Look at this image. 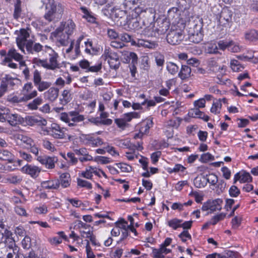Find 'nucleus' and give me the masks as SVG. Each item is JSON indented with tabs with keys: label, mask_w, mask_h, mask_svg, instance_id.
<instances>
[{
	"label": "nucleus",
	"mask_w": 258,
	"mask_h": 258,
	"mask_svg": "<svg viewBox=\"0 0 258 258\" xmlns=\"http://www.w3.org/2000/svg\"><path fill=\"white\" fill-rule=\"evenodd\" d=\"M76 30V24L72 20L69 19L60 23L53 32V36L62 46H67L70 42V37Z\"/></svg>",
	"instance_id": "nucleus-1"
},
{
	"label": "nucleus",
	"mask_w": 258,
	"mask_h": 258,
	"mask_svg": "<svg viewBox=\"0 0 258 258\" xmlns=\"http://www.w3.org/2000/svg\"><path fill=\"white\" fill-rule=\"evenodd\" d=\"M46 12L44 15V19L49 22L59 19L63 12V7L54 0H47L45 4Z\"/></svg>",
	"instance_id": "nucleus-2"
},
{
	"label": "nucleus",
	"mask_w": 258,
	"mask_h": 258,
	"mask_svg": "<svg viewBox=\"0 0 258 258\" xmlns=\"http://www.w3.org/2000/svg\"><path fill=\"white\" fill-rule=\"evenodd\" d=\"M156 14V10L153 8H144L138 6L132 11L133 16L139 17L143 19V23L146 25L153 23Z\"/></svg>",
	"instance_id": "nucleus-3"
},
{
	"label": "nucleus",
	"mask_w": 258,
	"mask_h": 258,
	"mask_svg": "<svg viewBox=\"0 0 258 258\" xmlns=\"http://www.w3.org/2000/svg\"><path fill=\"white\" fill-rule=\"evenodd\" d=\"M8 121L12 125L23 124L25 122L24 119L16 113H11L8 108H0V121Z\"/></svg>",
	"instance_id": "nucleus-4"
},
{
	"label": "nucleus",
	"mask_w": 258,
	"mask_h": 258,
	"mask_svg": "<svg viewBox=\"0 0 258 258\" xmlns=\"http://www.w3.org/2000/svg\"><path fill=\"white\" fill-rule=\"evenodd\" d=\"M102 57L105 59H108V62L111 68L116 70L119 67L120 63L118 54L109 47L105 48Z\"/></svg>",
	"instance_id": "nucleus-5"
},
{
	"label": "nucleus",
	"mask_w": 258,
	"mask_h": 258,
	"mask_svg": "<svg viewBox=\"0 0 258 258\" xmlns=\"http://www.w3.org/2000/svg\"><path fill=\"white\" fill-rule=\"evenodd\" d=\"M33 82L39 92L46 90L51 85L50 82L42 80L41 73L37 70H35L33 73Z\"/></svg>",
	"instance_id": "nucleus-6"
},
{
	"label": "nucleus",
	"mask_w": 258,
	"mask_h": 258,
	"mask_svg": "<svg viewBox=\"0 0 258 258\" xmlns=\"http://www.w3.org/2000/svg\"><path fill=\"white\" fill-rule=\"evenodd\" d=\"M154 24V27L156 28V31L158 32L159 35L165 34L169 29L170 25L169 20L164 16L158 18Z\"/></svg>",
	"instance_id": "nucleus-7"
},
{
	"label": "nucleus",
	"mask_w": 258,
	"mask_h": 258,
	"mask_svg": "<svg viewBox=\"0 0 258 258\" xmlns=\"http://www.w3.org/2000/svg\"><path fill=\"white\" fill-rule=\"evenodd\" d=\"M45 51L49 54L48 62L47 60V69L54 70L58 68V54L49 46H45Z\"/></svg>",
	"instance_id": "nucleus-8"
},
{
	"label": "nucleus",
	"mask_w": 258,
	"mask_h": 258,
	"mask_svg": "<svg viewBox=\"0 0 258 258\" xmlns=\"http://www.w3.org/2000/svg\"><path fill=\"white\" fill-rule=\"evenodd\" d=\"M29 37V32L25 29H21L18 37L16 38V43L18 48L24 53H25L24 48L29 40L28 38Z\"/></svg>",
	"instance_id": "nucleus-9"
},
{
	"label": "nucleus",
	"mask_w": 258,
	"mask_h": 258,
	"mask_svg": "<svg viewBox=\"0 0 258 258\" xmlns=\"http://www.w3.org/2000/svg\"><path fill=\"white\" fill-rule=\"evenodd\" d=\"M183 38V34L180 30H171L166 36L167 42L171 45L179 44Z\"/></svg>",
	"instance_id": "nucleus-10"
},
{
	"label": "nucleus",
	"mask_w": 258,
	"mask_h": 258,
	"mask_svg": "<svg viewBox=\"0 0 258 258\" xmlns=\"http://www.w3.org/2000/svg\"><path fill=\"white\" fill-rule=\"evenodd\" d=\"M33 85L31 82L25 84L21 91V96L23 98V100L27 101L37 95V92L36 90L33 89Z\"/></svg>",
	"instance_id": "nucleus-11"
},
{
	"label": "nucleus",
	"mask_w": 258,
	"mask_h": 258,
	"mask_svg": "<svg viewBox=\"0 0 258 258\" xmlns=\"http://www.w3.org/2000/svg\"><path fill=\"white\" fill-rule=\"evenodd\" d=\"M65 128H61L56 123H52L49 128V134L54 139H64L66 138Z\"/></svg>",
	"instance_id": "nucleus-12"
},
{
	"label": "nucleus",
	"mask_w": 258,
	"mask_h": 258,
	"mask_svg": "<svg viewBox=\"0 0 258 258\" xmlns=\"http://www.w3.org/2000/svg\"><path fill=\"white\" fill-rule=\"evenodd\" d=\"M25 121L27 125L30 126H33L34 125L46 126L47 123V121L45 119L38 116H27L25 117Z\"/></svg>",
	"instance_id": "nucleus-13"
},
{
	"label": "nucleus",
	"mask_w": 258,
	"mask_h": 258,
	"mask_svg": "<svg viewBox=\"0 0 258 258\" xmlns=\"http://www.w3.org/2000/svg\"><path fill=\"white\" fill-rule=\"evenodd\" d=\"M40 163L45 165L46 167L48 169H53L55 167V163L57 161V158L56 157H49L47 156H38L36 158Z\"/></svg>",
	"instance_id": "nucleus-14"
},
{
	"label": "nucleus",
	"mask_w": 258,
	"mask_h": 258,
	"mask_svg": "<svg viewBox=\"0 0 258 258\" xmlns=\"http://www.w3.org/2000/svg\"><path fill=\"white\" fill-rule=\"evenodd\" d=\"M28 53L34 54L40 52L43 49V46L39 43H34L33 40H29L25 47Z\"/></svg>",
	"instance_id": "nucleus-15"
},
{
	"label": "nucleus",
	"mask_w": 258,
	"mask_h": 258,
	"mask_svg": "<svg viewBox=\"0 0 258 258\" xmlns=\"http://www.w3.org/2000/svg\"><path fill=\"white\" fill-rule=\"evenodd\" d=\"M18 82V80L17 79L6 75L2 79L1 84L4 85L7 91L8 89H12Z\"/></svg>",
	"instance_id": "nucleus-16"
},
{
	"label": "nucleus",
	"mask_w": 258,
	"mask_h": 258,
	"mask_svg": "<svg viewBox=\"0 0 258 258\" xmlns=\"http://www.w3.org/2000/svg\"><path fill=\"white\" fill-rule=\"evenodd\" d=\"M188 31L192 30L194 32H203V22L202 19L196 18L189 24Z\"/></svg>",
	"instance_id": "nucleus-17"
},
{
	"label": "nucleus",
	"mask_w": 258,
	"mask_h": 258,
	"mask_svg": "<svg viewBox=\"0 0 258 258\" xmlns=\"http://www.w3.org/2000/svg\"><path fill=\"white\" fill-rule=\"evenodd\" d=\"M13 59L16 61H21L23 59V56L18 53L14 48H11L8 51L7 56L5 57V61H10Z\"/></svg>",
	"instance_id": "nucleus-18"
},
{
	"label": "nucleus",
	"mask_w": 258,
	"mask_h": 258,
	"mask_svg": "<svg viewBox=\"0 0 258 258\" xmlns=\"http://www.w3.org/2000/svg\"><path fill=\"white\" fill-rule=\"evenodd\" d=\"M22 170L25 173L30 175L32 177H37L40 172V169L37 166L26 165L22 168Z\"/></svg>",
	"instance_id": "nucleus-19"
},
{
	"label": "nucleus",
	"mask_w": 258,
	"mask_h": 258,
	"mask_svg": "<svg viewBox=\"0 0 258 258\" xmlns=\"http://www.w3.org/2000/svg\"><path fill=\"white\" fill-rule=\"evenodd\" d=\"M86 144L92 147H98L104 144V142L99 137H94L90 135H83Z\"/></svg>",
	"instance_id": "nucleus-20"
},
{
	"label": "nucleus",
	"mask_w": 258,
	"mask_h": 258,
	"mask_svg": "<svg viewBox=\"0 0 258 258\" xmlns=\"http://www.w3.org/2000/svg\"><path fill=\"white\" fill-rule=\"evenodd\" d=\"M70 115L71 117L70 126H76L77 123L83 121L85 119L84 116L80 114L77 111H70Z\"/></svg>",
	"instance_id": "nucleus-21"
},
{
	"label": "nucleus",
	"mask_w": 258,
	"mask_h": 258,
	"mask_svg": "<svg viewBox=\"0 0 258 258\" xmlns=\"http://www.w3.org/2000/svg\"><path fill=\"white\" fill-rule=\"evenodd\" d=\"M18 252V247L13 248L4 247L0 249V255L2 256H6L7 258H13L14 255L17 256Z\"/></svg>",
	"instance_id": "nucleus-22"
},
{
	"label": "nucleus",
	"mask_w": 258,
	"mask_h": 258,
	"mask_svg": "<svg viewBox=\"0 0 258 258\" xmlns=\"http://www.w3.org/2000/svg\"><path fill=\"white\" fill-rule=\"evenodd\" d=\"M188 115L191 117H197L203 119L205 121H208L209 119V117L205 115L204 112L200 111L198 108L190 109L188 111Z\"/></svg>",
	"instance_id": "nucleus-23"
},
{
	"label": "nucleus",
	"mask_w": 258,
	"mask_h": 258,
	"mask_svg": "<svg viewBox=\"0 0 258 258\" xmlns=\"http://www.w3.org/2000/svg\"><path fill=\"white\" fill-rule=\"evenodd\" d=\"M59 89L55 87H51L45 92L44 96L51 102L54 101L58 96Z\"/></svg>",
	"instance_id": "nucleus-24"
},
{
	"label": "nucleus",
	"mask_w": 258,
	"mask_h": 258,
	"mask_svg": "<svg viewBox=\"0 0 258 258\" xmlns=\"http://www.w3.org/2000/svg\"><path fill=\"white\" fill-rule=\"evenodd\" d=\"M60 185L58 179L43 181L41 183V186L43 188L46 189H56Z\"/></svg>",
	"instance_id": "nucleus-25"
},
{
	"label": "nucleus",
	"mask_w": 258,
	"mask_h": 258,
	"mask_svg": "<svg viewBox=\"0 0 258 258\" xmlns=\"http://www.w3.org/2000/svg\"><path fill=\"white\" fill-rule=\"evenodd\" d=\"M80 232L82 238L89 239L92 244L94 245H99V243L97 242L96 237L94 235L92 230L86 231L80 230Z\"/></svg>",
	"instance_id": "nucleus-26"
},
{
	"label": "nucleus",
	"mask_w": 258,
	"mask_h": 258,
	"mask_svg": "<svg viewBox=\"0 0 258 258\" xmlns=\"http://www.w3.org/2000/svg\"><path fill=\"white\" fill-rule=\"evenodd\" d=\"M142 31V34L145 36L157 37L159 36L157 32L156 31V28L154 27V24L151 23Z\"/></svg>",
	"instance_id": "nucleus-27"
},
{
	"label": "nucleus",
	"mask_w": 258,
	"mask_h": 258,
	"mask_svg": "<svg viewBox=\"0 0 258 258\" xmlns=\"http://www.w3.org/2000/svg\"><path fill=\"white\" fill-rule=\"evenodd\" d=\"M0 160L13 163L15 161V156L7 150H0Z\"/></svg>",
	"instance_id": "nucleus-28"
},
{
	"label": "nucleus",
	"mask_w": 258,
	"mask_h": 258,
	"mask_svg": "<svg viewBox=\"0 0 258 258\" xmlns=\"http://www.w3.org/2000/svg\"><path fill=\"white\" fill-rule=\"evenodd\" d=\"M188 39L190 41L195 43H198L200 42L203 38V32H194L192 30L188 31Z\"/></svg>",
	"instance_id": "nucleus-29"
},
{
	"label": "nucleus",
	"mask_w": 258,
	"mask_h": 258,
	"mask_svg": "<svg viewBox=\"0 0 258 258\" xmlns=\"http://www.w3.org/2000/svg\"><path fill=\"white\" fill-rule=\"evenodd\" d=\"M62 98L59 99L60 103L65 105L70 102L72 99V94L70 89H64L62 92Z\"/></svg>",
	"instance_id": "nucleus-30"
},
{
	"label": "nucleus",
	"mask_w": 258,
	"mask_h": 258,
	"mask_svg": "<svg viewBox=\"0 0 258 258\" xmlns=\"http://www.w3.org/2000/svg\"><path fill=\"white\" fill-rule=\"evenodd\" d=\"M59 181L60 185L63 188L69 186L71 181L70 174L67 172L60 174Z\"/></svg>",
	"instance_id": "nucleus-31"
},
{
	"label": "nucleus",
	"mask_w": 258,
	"mask_h": 258,
	"mask_svg": "<svg viewBox=\"0 0 258 258\" xmlns=\"http://www.w3.org/2000/svg\"><path fill=\"white\" fill-rule=\"evenodd\" d=\"M191 69L187 66L182 65L178 73V77L182 80L188 78L190 76Z\"/></svg>",
	"instance_id": "nucleus-32"
},
{
	"label": "nucleus",
	"mask_w": 258,
	"mask_h": 258,
	"mask_svg": "<svg viewBox=\"0 0 258 258\" xmlns=\"http://www.w3.org/2000/svg\"><path fill=\"white\" fill-rule=\"evenodd\" d=\"M132 18H128L127 24L131 29L134 30H139L141 28L139 21L138 19V17H135L131 15Z\"/></svg>",
	"instance_id": "nucleus-33"
},
{
	"label": "nucleus",
	"mask_w": 258,
	"mask_h": 258,
	"mask_svg": "<svg viewBox=\"0 0 258 258\" xmlns=\"http://www.w3.org/2000/svg\"><path fill=\"white\" fill-rule=\"evenodd\" d=\"M179 10L177 8L173 7L168 10L167 13V19L173 21V23L175 22L179 18Z\"/></svg>",
	"instance_id": "nucleus-34"
},
{
	"label": "nucleus",
	"mask_w": 258,
	"mask_h": 258,
	"mask_svg": "<svg viewBox=\"0 0 258 258\" xmlns=\"http://www.w3.org/2000/svg\"><path fill=\"white\" fill-rule=\"evenodd\" d=\"M223 201L221 199H217L213 201H209L210 211L213 212L216 211H220L222 209Z\"/></svg>",
	"instance_id": "nucleus-35"
},
{
	"label": "nucleus",
	"mask_w": 258,
	"mask_h": 258,
	"mask_svg": "<svg viewBox=\"0 0 258 258\" xmlns=\"http://www.w3.org/2000/svg\"><path fill=\"white\" fill-rule=\"evenodd\" d=\"M244 37L249 41L258 40V31L253 29L247 31L245 33Z\"/></svg>",
	"instance_id": "nucleus-36"
},
{
	"label": "nucleus",
	"mask_w": 258,
	"mask_h": 258,
	"mask_svg": "<svg viewBox=\"0 0 258 258\" xmlns=\"http://www.w3.org/2000/svg\"><path fill=\"white\" fill-rule=\"evenodd\" d=\"M17 247L15 241L13 237L5 238L3 243H1L0 249L3 248L4 247L7 248H13Z\"/></svg>",
	"instance_id": "nucleus-37"
},
{
	"label": "nucleus",
	"mask_w": 258,
	"mask_h": 258,
	"mask_svg": "<svg viewBox=\"0 0 258 258\" xmlns=\"http://www.w3.org/2000/svg\"><path fill=\"white\" fill-rule=\"evenodd\" d=\"M143 125V126L141 127L142 132H144L145 134L148 133L149 129L153 126V118L150 117L146 118L144 121Z\"/></svg>",
	"instance_id": "nucleus-38"
},
{
	"label": "nucleus",
	"mask_w": 258,
	"mask_h": 258,
	"mask_svg": "<svg viewBox=\"0 0 258 258\" xmlns=\"http://www.w3.org/2000/svg\"><path fill=\"white\" fill-rule=\"evenodd\" d=\"M21 0L16 1L14 5V11L13 14L14 19L16 20L18 19L21 16Z\"/></svg>",
	"instance_id": "nucleus-39"
},
{
	"label": "nucleus",
	"mask_w": 258,
	"mask_h": 258,
	"mask_svg": "<svg viewBox=\"0 0 258 258\" xmlns=\"http://www.w3.org/2000/svg\"><path fill=\"white\" fill-rule=\"evenodd\" d=\"M205 52L209 54H217L218 53V47L216 43L208 44L205 47Z\"/></svg>",
	"instance_id": "nucleus-40"
},
{
	"label": "nucleus",
	"mask_w": 258,
	"mask_h": 258,
	"mask_svg": "<svg viewBox=\"0 0 258 258\" xmlns=\"http://www.w3.org/2000/svg\"><path fill=\"white\" fill-rule=\"evenodd\" d=\"M230 67L234 72H236L242 71L244 68L237 60L235 59L231 60Z\"/></svg>",
	"instance_id": "nucleus-41"
},
{
	"label": "nucleus",
	"mask_w": 258,
	"mask_h": 258,
	"mask_svg": "<svg viewBox=\"0 0 258 258\" xmlns=\"http://www.w3.org/2000/svg\"><path fill=\"white\" fill-rule=\"evenodd\" d=\"M195 185L198 188L204 187L207 184L206 177L203 176V177H197L195 178L194 181Z\"/></svg>",
	"instance_id": "nucleus-42"
},
{
	"label": "nucleus",
	"mask_w": 258,
	"mask_h": 258,
	"mask_svg": "<svg viewBox=\"0 0 258 258\" xmlns=\"http://www.w3.org/2000/svg\"><path fill=\"white\" fill-rule=\"evenodd\" d=\"M166 69L170 74L174 75L176 74L178 71V67L172 62H167Z\"/></svg>",
	"instance_id": "nucleus-43"
},
{
	"label": "nucleus",
	"mask_w": 258,
	"mask_h": 258,
	"mask_svg": "<svg viewBox=\"0 0 258 258\" xmlns=\"http://www.w3.org/2000/svg\"><path fill=\"white\" fill-rule=\"evenodd\" d=\"M142 0H124L123 6L126 9H132L136 5L141 3Z\"/></svg>",
	"instance_id": "nucleus-44"
},
{
	"label": "nucleus",
	"mask_w": 258,
	"mask_h": 258,
	"mask_svg": "<svg viewBox=\"0 0 258 258\" xmlns=\"http://www.w3.org/2000/svg\"><path fill=\"white\" fill-rule=\"evenodd\" d=\"M182 222V220L177 218L172 219L168 221V225L173 229L174 230L177 229L178 228L180 227L181 223Z\"/></svg>",
	"instance_id": "nucleus-45"
},
{
	"label": "nucleus",
	"mask_w": 258,
	"mask_h": 258,
	"mask_svg": "<svg viewBox=\"0 0 258 258\" xmlns=\"http://www.w3.org/2000/svg\"><path fill=\"white\" fill-rule=\"evenodd\" d=\"M18 139L21 141L23 143L27 145V147H29V146L33 145L34 144V141L31 138L27 136L19 135H18Z\"/></svg>",
	"instance_id": "nucleus-46"
},
{
	"label": "nucleus",
	"mask_w": 258,
	"mask_h": 258,
	"mask_svg": "<svg viewBox=\"0 0 258 258\" xmlns=\"http://www.w3.org/2000/svg\"><path fill=\"white\" fill-rule=\"evenodd\" d=\"M206 177L207 183L209 182L213 185H215L218 181V177L214 174L207 175Z\"/></svg>",
	"instance_id": "nucleus-47"
},
{
	"label": "nucleus",
	"mask_w": 258,
	"mask_h": 258,
	"mask_svg": "<svg viewBox=\"0 0 258 258\" xmlns=\"http://www.w3.org/2000/svg\"><path fill=\"white\" fill-rule=\"evenodd\" d=\"M42 102V99L40 97H37L34 99L33 101L29 103L28 104L29 107L33 110L37 108V106L40 105Z\"/></svg>",
	"instance_id": "nucleus-48"
},
{
	"label": "nucleus",
	"mask_w": 258,
	"mask_h": 258,
	"mask_svg": "<svg viewBox=\"0 0 258 258\" xmlns=\"http://www.w3.org/2000/svg\"><path fill=\"white\" fill-rule=\"evenodd\" d=\"M233 44L232 40L225 41L224 40H220L218 43V46L219 49L224 50L225 49L230 48V45Z\"/></svg>",
	"instance_id": "nucleus-49"
},
{
	"label": "nucleus",
	"mask_w": 258,
	"mask_h": 258,
	"mask_svg": "<svg viewBox=\"0 0 258 258\" xmlns=\"http://www.w3.org/2000/svg\"><path fill=\"white\" fill-rule=\"evenodd\" d=\"M222 107V104L220 101H217L213 102V105L211 108V111L215 114L219 113Z\"/></svg>",
	"instance_id": "nucleus-50"
},
{
	"label": "nucleus",
	"mask_w": 258,
	"mask_h": 258,
	"mask_svg": "<svg viewBox=\"0 0 258 258\" xmlns=\"http://www.w3.org/2000/svg\"><path fill=\"white\" fill-rule=\"evenodd\" d=\"M155 59L156 64L158 67H162L165 62L164 56L163 55L159 53L155 54Z\"/></svg>",
	"instance_id": "nucleus-51"
},
{
	"label": "nucleus",
	"mask_w": 258,
	"mask_h": 258,
	"mask_svg": "<svg viewBox=\"0 0 258 258\" xmlns=\"http://www.w3.org/2000/svg\"><path fill=\"white\" fill-rule=\"evenodd\" d=\"M226 216V214L224 213H220L216 216H214L210 221V224L212 225H215L218 222L223 220Z\"/></svg>",
	"instance_id": "nucleus-52"
},
{
	"label": "nucleus",
	"mask_w": 258,
	"mask_h": 258,
	"mask_svg": "<svg viewBox=\"0 0 258 258\" xmlns=\"http://www.w3.org/2000/svg\"><path fill=\"white\" fill-rule=\"evenodd\" d=\"M33 63L39 67H42L47 69V59H40L35 57L32 60Z\"/></svg>",
	"instance_id": "nucleus-53"
},
{
	"label": "nucleus",
	"mask_w": 258,
	"mask_h": 258,
	"mask_svg": "<svg viewBox=\"0 0 258 258\" xmlns=\"http://www.w3.org/2000/svg\"><path fill=\"white\" fill-rule=\"evenodd\" d=\"M117 166L123 172H130L132 171V167L125 163H120L116 164Z\"/></svg>",
	"instance_id": "nucleus-54"
},
{
	"label": "nucleus",
	"mask_w": 258,
	"mask_h": 258,
	"mask_svg": "<svg viewBox=\"0 0 258 258\" xmlns=\"http://www.w3.org/2000/svg\"><path fill=\"white\" fill-rule=\"evenodd\" d=\"M181 121V119L178 117L176 120L170 119L167 122V126L177 128L180 125Z\"/></svg>",
	"instance_id": "nucleus-55"
},
{
	"label": "nucleus",
	"mask_w": 258,
	"mask_h": 258,
	"mask_svg": "<svg viewBox=\"0 0 258 258\" xmlns=\"http://www.w3.org/2000/svg\"><path fill=\"white\" fill-rule=\"evenodd\" d=\"M252 181V177L248 172H242L241 173V182H249Z\"/></svg>",
	"instance_id": "nucleus-56"
},
{
	"label": "nucleus",
	"mask_w": 258,
	"mask_h": 258,
	"mask_svg": "<svg viewBox=\"0 0 258 258\" xmlns=\"http://www.w3.org/2000/svg\"><path fill=\"white\" fill-rule=\"evenodd\" d=\"M77 184L80 187H86L88 189L92 188V184L91 183L80 178L77 179Z\"/></svg>",
	"instance_id": "nucleus-57"
},
{
	"label": "nucleus",
	"mask_w": 258,
	"mask_h": 258,
	"mask_svg": "<svg viewBox=\"0 0 258 258\" xmlns=\"http://www.w3.org/2000/svg\"><path fill=\"white\" fill-rule=\"evenodd\" d=\"M42 145L43 147L51 151L54 152L55 150L54 146L48 140H44L43 141Z\"/></svg>",
	"instance_id": "nucleus-58"
},
{
	"label": "nucleus",
	"mask_w": 258,
	"mask_h": 258,
	"mask_svg": "<svg viewBox=\"0 0 258 258\" xmlns=\"http://www.w3.org/2000/svg\"><path fill=\"white\" fill-rule=\"evenodd\" d=\"M22 245L25 249H29L31 246V238L28 236H25L22 241Z\"/></svg>",
	"instance_id": "nucleus-59"
},
{
	"label": "nucleus",
	"mask_w": 258,
	"mask_h": 258,
	"mask_svg": "<svg viewBox=\"0 0 258 258\" xmlns=\"http://www.w3.org/2000/svg\"><path fill=\"white\" fill-rule=\"evenodd\" d=\"M214 159V156L209 153L203 154L200 159V161L203 163H206L209 161Z\"/></svg>",
	"instance_id": "nucleus-60"
},
{
	"label": "nucleus",
	"mask_w": 258,
	"mask_h": 258,
	"mask_svg": "<svg viewBox=\"0 0 258 258\" xmlns=\"http://www.w3.org/2000/svg\"><path fill=\"white\" fill-rule=\"evenodd\" d=\"M229 193L231 197H237L240 194V190L235 185H232L229 190Z\"/></svg>",
	"instance_id": "nucleus-61"
},
{
	"label": "nucleus",
	"mask_w": 258,
	"mask_h": 258,
	"mask_svg": "<svg viewBox=\"0 0 258 258\" xmlns=\"http://www.w3.org/2000/svg\"><path fill=\"white\" fill-rule=\"evenodd\" d=\"M186 168L181 164H177L175 165L173 168H169L170 172H183L185 170Z\"/></svg>",
	"instance_id": "nucleus-62"
},
{
	"label": "nucleus",
	"mask_w": 258,
	"mask_h": 258,
	"mask_svg": "<svg viewBox=\"0 0 258 258\" xmlns=\"http://www.w3.org/2000/svg\"><path fill=\"white\" fill-rule=\"evenodd\" d=\"M59 118L61 120L68 123V125L70 126V118H71L70 115V112L68 113H66V112L61 113L60 114Z\"/></svg>",
	"instance_id": "nucleus-63"
},
{
	"label": "nucleus",
	"mask_w": 258,
	"mask_h": 258,
	"mask_svg": "<svg viewBox=\"0 0 258 258\" xmlns=\"http://www.w3.org/2000/svg\"><path fill=\"white\" fill-rule=\"evenodd\" d=\"M152 257L153 258H164V255L162 254L158 248H152Z\"/></svg>",
	"instance_id": "nucleus-64"
}]
</instances>
